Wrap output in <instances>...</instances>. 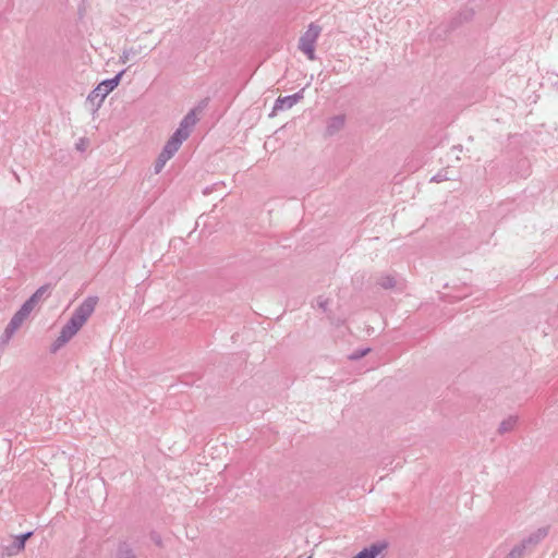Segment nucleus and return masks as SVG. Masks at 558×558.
Returning <instances> with one entry per match:
<instances>
[{
	"instance_id": "nucleus-1",
	"label": "nucleus",
	"mask_w": 558,
	"mask_h": 558,
	"mask_svg": "<svg viewBox=\"0 0 558 558\" xmlns=\"http://www.w3.org/2000/svg\"><path fill=\"white\" fill-rule=\"evenodd\" d=\"M125 73V70L119 72L114 77L105 80L97 85L95 89L90 92L87 97V101L95 108H99L104 102L107 95L112 92L120 83L121 77Z\"/></svg>"
},
{
	"instance_id": "nucleus-2",
	"label": "nucleus",
	"mask_w": 558,
	"mask_h": 558,
	"mask_svg": "<svg viewBox=\"0 0 558 558\" xmlns=\"http://www.w3.org/2000/svg\"><path fill=\"white\" fill-rule=\"evenodd\" d=\"M322 33V27L315 23H311L307 29L299 39V49L308 58V60H315V47L316 41Z\"/></svg>"
},
{
	"instance_id": "nucleus-3",
	"label": "nucleus",
	"mask_w": 558,
	"mask_h": 558,
	"mask_svg": "<svg viewBox=\"0 0 558 558\" xmlns=\"http://www.w3.org/2000/svg\"><path fill=\"white\" fill-rule=\"evenodd\" d=\"M98 303L97 296H88L86 298L73 312L70 319L74 322L78 328L81 329L88 320V318L95 312L96 305Z\"/></svg>"
},
{
	"instance_id": "nucleus-4",
	"label": "nucleus",
	"mask_w": 558,
	"mask_h": 558,
	"mask_svg": "<svg viewBox=\"0 0 558 558\" xmlns=\"http://www.w3.org/2000/svg\"><path fill=\"white\" fill-rule=\"evenodd\" d=\"M81 329L71 319L62 327L59 337L51 345V352H57L65 345Z\"/></svg>"
},
{
	"instance_id": "nucleus-5",
	"label": "nucleus",
	"mask_w": 558,
	"mask_h": 558,
	"mask_svg": "<svg viewBox=\"0 0 558 558\" xmlns=\"http://www.w3.org/2000/svg\"><path fill=\"white\" fill-rule=\"evenodd\" d=\"M303 98V89L286 97H279L274 106V110H286L292 108L295 104H298Z\"/></svg>"
},
{
	"instance_id": "nucleus-6",
	"label": "nucleus",
	"mask_w": 558,
	"mask_h": 558,
	"mask_svg": "<svg viewBox=\"0 0 558 558\" xmlns=\"http://www.w3.org/2000/svg\"><path fill=\"white\" fill-rule=\"evenodd\" d=\"M345 125V116L337 114L330 117L326 122V135L333 136L339 133Z\"/></svg>"
},
{
	"instance_id": "nucleus-7",
	"label": "nucleus",
	"mask_w": 558,
	"mask_h": 558,
	"mask_svg": "<svg viewBox=\"0 0 558 558\" xmlns=\"http://www.w3.org/2000/svg\"><path fill=\"white\" fill-rule=\"evenodd\" d=\"M548 535V527H539L525 537L522 543L527 549L538 545Z\"/></svg>"
},
{
	"instance_id": "nucleus-8",
	"label": "nucleus",
	"mask_w": 558,
	"mask_h": 558,
	"mask_svg": "<svg viewBox=\"0 0 558 558\" xmlns=\"http://www.w3.org/2000/svg\"><path fill=\"white\" fill-rule=\"evenodd\" d=\"M386 543H375L369 547L364 548L352 558H377V556L380 555L384 549H386Z\"/></svg>"
},
{
	"instance_id": "nucleus-9",
	"label": "nucleus",
	"mask_w": 558,
	"mask_h": 558,
	"mask_svg": "<svg viewBox=\"0 0 558 558\" xmlns=\"http://www.w3.org/2000/svg\"><path fill=\"white\" fill-rule=\"evenodd\" d=\"M33 535V532H27L21 535H17L14 538V542L12 544V553L16 554L25 548L26 541Z\"/></svg>"
},
{
	"instance_id": "nucleus-10",
	"label": "nucleus",
	"mask_w": 558,
	"mask_h": 558,
	"mask_svg": "<svg viewBox=\"0 0 558 558\" xmlns=\"http://www.w3.org/2000/svg\"><path fill=\"white\" fill-rule=\"evenodd\" d=\"M517 423H518L517 416H508L499 424L498 433L506 434V433L513 430Z\"/></svg>"
},
{
	"instance_id": "nucleus-11",
	"label": "nucleus",
	"mask_w": 558,
	"mask_h": 558,
	"mask_svg": "<svg viewBox=\"0 0 558 558\" xmlns=\"http://www.w3.org/2000/svg\"><path fill=\"white\" fill-rule=\"evenodd\" d=\"M196 113L195 110H191L181 121L180 126L186 129L191 132L192 128L196 124Z\"/></svg>"
},
{
	"instance_id": "nucleus-12",
	"label": "nucleus",
	"mask_w": 558,
	"mask_h": 558,
	"mask_svg": "<svg viewBox=\"0 0 558 558\" xmlns=\"http://www.w3.org/2000/svg\"><path fill=\"white\" fill-rule=\"evenodd\" d=\"M48 286H43L35 291V293L29 298V301L37 305L41 300H44L48 295Z\"/></svg>"
},
{
	"instance_id": "nucleus-13",
	"label": "nucleus",
	"mask_w": 558,
	"mask_h": 558,
	"mask_svg": "<svg viewBox=\"0 0 558 558\" xmlns=\"http://www.w3.org/2000/svg\"><path fill=\"white\" fill-rule=\"evenodd\" d=\"M48 286H43L35 291V293L29 298V301L37 305L41 300H44L48 295Z\"/></svg>"
},
{
	"instance_id": "nucleus-14",
	"label": "nucleus",
	"mask_w": 558,
	"mask_h": 558,
	"mask_svg": "<svg viewBox=\"0 0 558 558\" xmlns=\"http://www.w3.org/2000/svg\"><path fill=\"white\" fill-rule=\"evenodd\" d=\"M190 131L186 129H183L179 125V128L175 130V132L172 134L171 138L174 141H178L182 145V143L190 136Z\"/></svg>"
},
{
	"instance_id": "nucleus-15",
	"label": "nucleus",
	"mask_w": 558,
	"mask_h": 558,
	"mask_svg": "<svg viewBox=\"0 0 558 558\" xmlns=\"http://www.w3.org/2000/svg\"><path fill=\"white\" fill-rule=\"evenodd\" d=\"M25 319H27L26 316H24L20 311H17L13 317L11 318L10 323L8 325H10L12 328H14L15 330H17L22 325L23 323L25 322Z\"/></svg>"
},
{
	"instance_id": "nucleus-16",
	"label": "nucleus",
	"mask_w": 558,
	"mask_h": 558,
	"mask_svg": "<svg viewBox=\"0 0 558 558\" xmlns=\"http://www.w3.org/2000/svg\"><path fill=\"white\" fill-rule=\"evenodd\" d=\"M526 549L525 545L521 542L510 550L506 558H522Z\"/></svg>"
},
{
	"instance_id": "nucleus-17",
	"label": "nucleus",
	"mask_w": 558,
	"mask_h": 558,
	"mask_svg": "<svg viewBox=\"0 0 558 558\" xmlns=\"http://www.w3.org/2000/svg\"><path fill=\"white\" fill-rule=\"evenodd\" d=\"M378 284L384 289H391L396 286V279L390 275H385L378 279Z\"/></svg>"
},
{
	"instance_id": "nucleus-18",
	"label": "nucleus",
	"mask_w": 558,
	"mask_h": 558,
	"mask_svg": "<svg viewBox=\"0 0 558 558\" xmlns=\"http://www.w3.org/2000/svg\"><path fill=\"white\" fill-rule=\"evenodd\" d=\"M15 331H16V330H15L14 328H12L10 325H8V326L5 327V329H4V331H3L2 336H1V338H0V342H1V344H7V343L10 341V339L13 337V335L15 333Z\"/></svg>"
},
{
	"instance_id": "nucleus-19",
	"label": "nucleus",
	"mask_w": 558,
	"mask_h": 558,
	"mask_svg": "<svg viewBox=\"0 0 558 558\" xmlns=\"http://www.w3.org/2000/svg\"><path fill=\"white\" fill-rule=\"evenodd\" d=\"M180 146L181 144L178 143V141H174L170 137L163 148L174 155L179 150Z\"/></svg>"
},
{
	"instance_id": "nucleus-20",
	"label": "nucleus",
	"mask_w": 558,
	"mask_h": 558,
	"mask_svg": "<svg viewBox=\"0 0 558 558\" xmlns=\"http://www.w3.org/2000/svg\"><path fill=\"white\" fill-rule=\"evenodd\" d=\"M36 307L35 304H33L29 299L21 306L19 310L24 316L28 317L29 314L33 312V310Z\"/></svg>"
},
{
	"instance_id": "nucleus-21",
	"label": "nucleus",
	"mask_w": 558,
	"mask_h": 558,
	"mask_svg": "<svg viewBox=\"0 0 558 558\" xmlns=\"http://www.w3.org/2000/svg\"><path fill=\"white\" fill-rule=\"evenodd\" d=\"M316 304L323 312H327L329 300L323 296H318L316 300Z\"/></svg>"
},
{
	"instance_id": "nucleus-22",
	"label": "nucleus",
	"mask_w": 558,
	"mask_h": 558,
	"mask_svg": "<svg viewBox=\"0 0 558 558\" xmlns=\"http://www.w3.org/2000/svg\"><path fill=\"white\" fill-rule=\"evenodd\" d=\"M166 163L167 161L162 157L158 156L154 166L155 173L158 174L159 172H161Z\"/></svg>"
},
{
	"instance_id": "nucleus-23",
	"label": "nucleus",
	"mask_w": 558,
	"mask_h": 558,
	"mask_svg": "<svg viewBox=\"0 0 558 558\" xmlns=\"http://www.w3.org/2000/svg\"><path fill=\"white\" fill-rule=\"evenodd\" d=\"M134 54H135V51L133 49L124 50L120 57V61L122 63H126L131 59V57Z\"/></svg>"
},
{
	"instance_id": "nucleus-24",
	"label": "nucleus",
	"mask_w": 558,
	"mask_h": 558,
	"mask_svg": "<svg viewBox=\"0 0 558 558\" xmlns=\"http://www.w3.org/2000/svg\"><path fill=\"white\" fill-rule=\"evenodd\" d=\"M368 352H369V349H364V350H361V351H356L350 357L352 360H357V359H361L364 355H366Z\"/></svg>"
},
{
	"instance_id": "nucleus-25",
	"label": "nucleus",
	"mask_w": 558,
	"mask_h": 558,
	"mask_svg": "<svg viewBox=\"0 0 558 558\" xmlns=\"http://www.w3.org/2000/svg\"><path fill=\"white\" fill-rule=\"evenodd\" d=\"M160 157H162L166 161H168L169 159H171L173 157V154H171L170 151H168L167 149H162L161 153L159 154Z\"/></svg>"
},
{
	"instance_id": "nucleus-26",
	"label": "nucleus",
	"mask_w": 558,
	"mask_h": 558,
	"mask_svg": "<svg viewBox=\"0 0 558 558\" xmlns=\"http://www.w3.org/2000/svg\"><path fill=\"white\" fill-rule=\"evenodd\" d=\"M433 180L439 182V181H441V177L436 175L433 178Z\"/></svg>"
},
{
	"instance_id": "nucleus-27",
	"label": "nucleus",
	"mask_w": 558,
	"mask_h": 558,
	"mask_svg": "<svg viewBox=\"0 0 558 558\" xmlns=\"http://www.w3.org/2000/svg\"><path fill=\"white\" fill-rule=\"evenodd\" d=\"M128 558H135V556L133 554H129Z\"/></svg>"
}]
</instances>
